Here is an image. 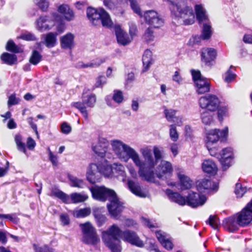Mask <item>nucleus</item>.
Wrapping results in <instances>:
<instances>
[{
    "label": "nucleus",
    "instance_id": "4",
    "mask_svg": "<svg viewBox=\"0 0 252 252\" xmlns=\"http://www.w3.org/2000/svg\"><path fill=\"white\" fill-rule=\"evenodd\" d=\"M113 167L107 163H92L90 165L87 173V179L92 184L98 182L100 175L103 174L106 177H110L112 175Z\"/></svg>",
    "mask_w": 252,
    "mask_h": 252
},
{
    "label": "nucleus",
    "instance_id": "35",
    "mask_svg": "<svg viewBox=\"0 0 252 252\" xmlns=\"http://www.w3.org/2000/svg\"><path fill=\"white\" fill-rule=\"evenodd\" d=\"M152 53L149 50H146L143 56V71H147L151 64Z\"/></svg>",
    "mask_w": 252,
    "mask_h": 252
},
{
    "label": "nucleus",
    "instance_id": "21",
    "mask_svg": "<svg viewBox=\"0 0 252 252\" xmlns=\"http://www.w3.org/2000/svg\"><path fill=\"white\" fill-rule=\"evenodd\" d=\"M58 12L67 21H71L75 19V14L72 9L67 4H62L58 7Z\"/></svg>",
    "mask_w": 252,
    "mask_h": 252
},
{
    "label": "nucleus",
    "instance_id": "57",
    "mask_svg": "<svg viewBox=\"0 0 252 252\" xmlns=\"http://www.w3.org/2000/svg\"><path fill=\"white\" fill-rule=\"evenodd\" d=\"M71 127L66 122L63 123L61 125V132L65 134H68L71 131Z\"/></svg>",
    "mask_w": 252,
    "mask_h": 252
},
{
    "label": "nucleus",
    "instance_id": "41",
    "mask_svg": "<svg viewBox=\"0 0 252 252\" xmlns=\"http://www.w3.org/2000/svg\"><path fill=\"white\" fill-rule=\"evenodd\" d=\"M176 111L173 109H165L164 111L165 117L168 122H176L177 117L175 116Z\"/></svg>",
    "mask_w": 252,
    "mask_h": 252
},
{
    "label": "nucleus",
    "instance_id": "33",
    "mask_svg": "<svg viewBox=\"0 0 252 252\" xmlns=\"http://www.w3.org/2000/svg\"><path fill=\"white\" fill-rule=\"evenodd\" d=\"M114 165L115 167H113L112 174L117 177L121 176L122 177L121 179L124 181L126 175L124 166L121 164L117 163L114 164Z\"/></svg>",
    "mask_w": 252,
    "mask_h": 252
},
{
    "label": "nucleus",
    "instance_id": "29",
    "mask_svg": "<svg viewBox=\"0 0 252 252\" xmlns=\"http://www.w3.org/2000/svg\"><path fill=\"white\" fill-rule=\"evenodd\" d=\"M203 170L207 173L214 175L217 173V167L216 164L211 160H205L202 164Z\"/></svg>",
    "mask_w": 252,
    "mask_h": 252
},
{
    "label": "nucleus",
    "instance_id": "46",
    "mask_svg": "<svg viewBox=\"0 0 252 252\" xmlns=\"http://www.w3.org/2000/svg\"><path fill=\"white\" fill-rule=\"evenodd\" d=\"M42 56L37 51L34 50L32 52V55L30 58V62L31 63L34 65H36L41 61Z\"/></svg>",
    "mask_w": 252,
    "mask_h": 252
},
{
    "label": "nucleus",
    "instance_id": "39",
    "mask_svg": "<svg viewBox=\"0 0 252 252\" xmlns=\"http://www.w3.org/2000/svg\"><path fill=\"white\" fill-rule=\"evenodd\" d=\"M47 21V16H41L37 20V26L38 29L40 31H44L49 29L48 25L45 24Z\"/></svg>",
    "mask_w": 252,
    "mask_h": 252
},
{
    "label": "nucleus",
    "instance_id": "20",
    "mask_svg": "<svg viewBox=\"0 0 252 252\" xmlns=\"http://www.w3.org/2000/svg\"><path fill=\"white\" fill-rule=\"evenodd\" d=\"M115 34L119 44L126 46L131 41L132 38H130L127 33L122 30L119 26L115 27Z\"/></svg>",
    "mask_w": 252,
    "mask_h": 252
},
{
    "label": "nucleus",
    "instance_id": "7",
    "mask_svg": "<svg viewBox=\"0 0 252 252\" xmlns=\"http://www.w3.org/2000/svg\"><path fill=\"white\" fill-rule=\"evenodd\" d=\"M93 197L97 200L105 201L112 197L116 192L112 189L105 188L104 186L94 187L90 189Z\"/></svg>",
    "mask_w": 252,
    "mask_h": 252
},
{
    "label": "nucleus",
    "instance_id": "25",
    "mask_svg": "<svg viewBox=\"0 0 252 252\" xmlns=\"http://www.w3.org/2000/svg\"><path fill=\"white\" fill-rule=\"evenodd\" d=\"M166 193L170 200L180 205L184 206L187 204V198L181 195L180 193L173 192L170 189H166Z\"/></svg>",
    "mask_w": 252,
    "mask_h": 252
},
{
    "label": "nucleus",
    "instance_id": "38",
    "mask_svg": "<svg viewBox=\"0 0 252 252\" xmlns=\"http://www.w3.org/2000/svg\"><path fill=\"white\" fill-rule=\"evenodd\" d=\"M211 111L204 110L201 113V118L202 123L206 125H209L213 121V117Z\"/></svg>",
    "mask_w": 252,
    "mask_h": 252
},
{
    "label": "nucleus",
    "instance_id": "26",
    "mask_svg": "<svg viewBox=\"0 0 252 252\" xmlns=\"http://www.w3.org/2000/svg\"><path fill=\"white\" fill-rule=\"evenodd\" d=\"M166 193L170 200L180 205L184 206L187 204V198L181 195L180 193L173 192L170 189H166Z\"/></svg>",
    "mask_w": 252,
    "mask_h": 252
},
{
    "label": "nucleus",
    "instance_id": "12",
    "mask_svg": "<svg viewBox=\"0 0 252 252\" xmlns=\"http://www.w3.org/2000/svg\"><path fill=\"white\" fill-rule=\"evenodd\" d=\"M109 201L110 203L107 205L109 213L112 218H116L123 211L124 206L119 201L116 194L110 198Z\"/></svg>",
    "mask_w": 252,
    "mask_h": 252
},
{
    "label": "nucleus",
    "instance_id": "16",
    "mask_svg": "<svg viewBox=\"0 0 252 252\" xmlns=\"http://www.w3.org/2000/svg\"><path fill=\"white\" fill-rule=\"evenodd\" d=\"M217 158L221 163L223 170L228 169L231 165L232 159L231 149L230 148L223 149L219 154H218Z\"/></svg>",
    "mask_w": 252,
    "mask_h": 252
},
{
    "label": "nucleus",
    "instance_id": "27",
    "mask_svg": "<svg viewBox=\"0 0 252 252\" xmlns=\"http://www.w3.org/2000/svg\"><path fill=\"white\" fill-rule=\"evenodd\" d=\"M157 239L161 244L167 250H171L173 248V244L167 237V235L163 232L158 231L156 232Z\"/></svg>",
    "mask_w": 252,
    "mask_h": 252
},
{
    "label": "nucleus",
    "instance_id": "34",
    "mask_svg": "<svg viewBox=\"0 0 252 252\" xmlns=\"http://www.w3.org/2000/svg\"><path fill=\"white\" fill-rule=\"evenodd\" d=\"M1 60L5 64L11 65L17 62V57L14 54L8 53H3L0 56Z\"/></svg>",
    "mask_w": 252,
    "mask_h": 252
},
{
    "label": "nucleus",
    "instance_id": "50",
    "mask_svg": "<svg viewBox=\"0 0 252 252\" xmlns=\"http://www.w3.org/2000/svg\"><path fill=\"white\" fill-rule=\"evenodd\" d=\"M113 99L117 103L120 104L122 103L124 100L123 92L120 90H114Z\"/></svg>",
    "mask_w": 252,
    "mask_h": 252
},
{
    "label": "nucleus",
    "instance_id": "53",
    "mask_svg": "<svg viewBox=\"0 0 252 252\" xmlns=\"http://www.w3.org/2000/svg\"><path fill=\"white\" fill-rule=\"evenodd\" d=\"M33 248L35 252H54V250L47 245L38 246L34 244Z\"/></svg>",
    "mask_w": 252,
    "mask_h": 252
},
{
    "label": "nucleus",
    "instance_id": "58",
    "mask_svg": "<svg viewBox=\"0 0 252 252\" xmlns=\"http://www.w3.org/2000/svg\"><path fill=\"white\" fill-rule=\"evenodd\" d=\"M20 99L16 97L15 94H12L9 96L7 104L9 106L17 104L20 102Z\"/></svg>",
    "mask_w": 252,
    "mask_h": 252
},
{
    "label": "nucleus",
    "instance_id": "55",
    "mask_svg": "<svg viewBox=\"0 0 252 252\" xmlns=\"http://www.w3.org/2000/svg\"><path fill=\"white\" fill-rule=\"evenodd\" d=\"M170 137L173 141H176L178 139V134L174 125L170 126Z\"/></svg>",
    "mask_w": 252,
    "mask_h": 252
},
{
    "label": "nucleus",
    "instance_id": "45",
    "mask_svg": "<svg viewBox=\"0 0 252 252\" xmlns=\"http://www.w3.org/2000/svg\"><path fill=\"white\" fill-rule=\"evenodd\" d=\"M22 138L20 135H16L15 136V141L17 145L18 150L23 152L24 153H26V150L25 145L22 141Z\"/></svg>",
    "mask_w": 252,
    "mask_h": 252
},
{
    "label": "nucleus",
    "instance_id": "17",
    "mask_svg": "<svg viewBox=\"0 0 252 252\" xmlns=\"http://www.w3.org/2000/svg\"><path fill=\"white\" fill-rule=\"evenodd\" d=\"M197 190L200 192H210L212 191H216L218 185L207 179H203L196 182Z\"/></svg>",
    "mask_w": 252,
    "mask_h": 252
},
{
    "label": "nucleus",
    "instance_id": "60",
    "mask_svg": "<svg viewBox=\"0 0 252 252\" xmlns=\"http://www.w3.org/2000/svg\"><path fill=\"white\" fill-rule=\"evenodd\" d=\"M106 83V78L104 76H100L96 78L94 85L95 88L102 87Z\"/></svg>",
    "mask_w": 252,
    "mask_h": 252
},
{
    "label": "nucleus",
    "instance_id": "31",
    "mask_svg": "<svg viewBox=\"0 0 252 252\" xmlns=\"http://www.w3.org/2000/svg\"><path fill=\"white\" fill-rule=\"evenodd\" d=\"M74 36L68 33L61 38V46L64 49H71L73 46Z\"/></svg>",
    "mask_w": 252,
    "mask_h": 252
},
{
    "label": "nucleus",
    "instance_id": "40",
    "mask_svg": "<svg viewBox=\"0 0 252 252\" xmlns=\"http://www.w3.org/2000/svg\"><path fill=\"white\" fill-rule=\"evenodd\" d=\"M91 210L89 208L80 209L74 212V216L76 218H84L91 214Z\"/></svg>",
    "mask_w": 252,
    "mask_h": 252
},
{
    "label": "nucleus",
    "instance_id": "32",
    "mask_svg": "<svg viewBox=\"0 0 252 252\" xmlns=\"http://www.w3.org/2000/svg\"><path fill=\"white\" fill-rule=\"evenodd\" d=\"M203 24V28L201 32V37L203 40H207L209 39L212 34V31L211 26L208 22L202 23Z\"/></svg>",
    "mask_w": 252,
    "mask_h": 252
},
{
    "label": "nucleus",
    "instance_id": "54",
    "mask_svg": "<svg viewBox=\"0 0 252 252\" xmlns=\"http://www.w3.org/2000/svg\"><path fill=\"white\" fill-rule=\"evenodd\" d=\"M104 5L109 10L116 13L117 7L115 3L111 0H102Z\"/></svg>",
    "mask_w": 252,
    "mask_h": 252
},
{
    "label": "nucleus",
    "instance_id": "19",
    "mask_svg": "<svg viewBox=\"0 0 252 252\" xmlns=\"http://www.w3.org/2000/svg\"><path fill=\"white\" fill-rule=\"evenodd\" d=\"M177 176L179 180V186L182 190L189 189L192 187V181L187 176L183 170L177 172Z\"/></svg>",
    "mask_w": 252,
    "mask_h": 252
},
{
    "label": "nucleus",
    "instance_id": "48",
    "mask_svg": "<svg viewBox=\"0 0 252 252\" xmlns=\"http://www.w3.org/2000/svg\"><path fill=\"white\" fill-rule=\"evenodd\" d=\"M34 2L42 11H46L49 7L47 0H35Z\"/></svg>",
    "mask_w": 252,
    "mask_h": 252
},
{
    "label": "nucleus",
    "instance_id": "51",
    "mask_svg": "<svg viewBox=\"0 0 252 252\" xmlns=\"http://www.w3.org/2000/svg\"><path fill=\"white\" fill-rule=\"evenodd\" d=\"M143 39L147 42H149L154 40V32L152 29V27H149L146 29L143 35Z\"/></svg>",
    "mask_w": 252,
    "mask_h": 252
},
{
    "label": "nucleus",
    "instance_id": "11",
    "mask_svg": "<svg viewBox=\"0 0 252 252\" xmlns=\"http://www.w3.org/2000/svg\"><path fill=\"white\" fill-rule=\"evenodd\" d=\"M173 172L171 163L167 161L162 160L154 171L155 177L159 179L164 180L167 176H170Z\"/></svg>",
    "mask_w": 252,
    "mask_h": 252
},
{
    "label": "nucleus",
    "instance_id": "37",
    "mask_svg": "<svg viewBox=\"0 0 252 252\" xmlns=\"http://www.w3.org/2000/svg\"><path fill=\"white\" fill-rule=\"evenodd\" d=\"M88 196L86 194L79 193H72L70 194V199L73 203H77L83 202L86 200Z\"/></svg>",
    "mask_w": 252,
    "mask_h": 252
},
{
    "label": "nucleus",
    "instance_id": "14",
    "mask_svg": "<svg viewBox=\"0 0 252 252\" xmlns=\"http://www.w3.org/2000/svg\"><path fill=\"white\" fill-rule=\"evenodd\" d=\"M239 225L244 226L249 224L252 220V199L237 215Z\"/></svg>",
    "mask_w": 252,
    "mask_h": 252
},
{
    "label": "nucleus",
    "instance_id": "47",
    "mask_svg": "<svg viewBox=\"0 0 252 252\" xmlns=\"http://www.w3.org/2000/svg\"><path fill=\"white\" fill-rule=\"evenodd\" d=\"M94 214L98 226H100L104 223L107 219L105 216L99 213L97 210H94Z\"/></svg>",
    "mask_w": 252,
    "mask_h": 252
},
{
    "label": "nucleus",
    "instance_id": "36",
    "mask_svg": "<svg viewBox=\"0 0 252 252\" xmlns=\"http://www.w3.org/2000/svg\"><path fill=\"white\" fill-rule=\"evenodd\" d=\"M68 179L70 181V186L73 187L83 188L85 186L84 181L72 175L68 176Z\"/></svg>",
    "mask_w": 252,
    "mask_h": 252
},
{
    "label": "nucleus",
    "instance_id": "1",
    "mask_svg": "<svg viewBox=\"0 0 252 252\" xmlns=\"http://www.w3.org/2000/svg\"><path fill=\"white\" fill-rule=\"evenodd\" d=\"M110 145L115 155L121 161L126 162L130 158L132 159L135 165L138 167V173L142 179L151 183L156 182L154 168L162 158V153L158 147L155 146L153 148L154 157L149 147L141 148L140 152L144 158V161H142L139 154L123 141L112 140Z\"/></svg>",
    "mask_w": 252,
    "mask_h": 252
},
{
    "label": "nucleus",
    "instance_id": "56",
    "mask_svg": "<svg viewBox=\"0 0 252 252\" xmlns=\"http://www.w3.org/2000/svg\"><path fill=\"white\" fill-rule=\"evenodd\" d=\"M105 62L104 59L97 58L91 61L90 63L91 68H96L99 66L102 63Z\"/></svg>",
    "mask_w": 252,
    "mask_h": 252
},
{
    "label": "nucleus",
    "instance_id": "8",
    "mask_svg": "<svg viewBox=\"0 0 252 252\" xmlns=\"http://www.w3.org/2000/svg\"><path fill=\"white\" fill-rule=\"evenodd\" d=\"M199 104L202 109L213 112L218 108L220 100L216 95L208 94L201 97L199 99Z\"/></svg>",
    "mask_w": 252,
    "mask_h": 252
},
{
    "label": "nucleus",
    "instance_id": "61",
    "mask_svg": "<svg viewBox=\"0 0 252 252\" xmlns=\"http://www.w3.org/2000/svg\"><path fill=\"white\" fill-rule=\"evenodd\" d=\"M227 112L228 109L226 107H221L220 108L218 111V115L220 121H222L223 116H225Z\"/></svg>",
    "mask_w": 252,
    "mask_h": 252
},
{
    "label": "nucleus",
    "instance_id": "10",
    "mask_svg": "<svg viewBox=\"0 0 252 252\" xmlns=\"http://www.w3.org/2000/svg\"><path fill=\"white\" fill-rule=\"evenodd\" d=\"M93 151L99 157H105L108 159L113 158V155L108 150V142L106 139L101 138L98 143L92 146Z\"/></svg>",
    "mask_w": 252,
    "mask_h": 252
},
{
    "label": "nucleus",
    "instance_id": "9",
    "mask_svg": "<svg viewBox=\"0 0 252 252\" xmlns=\"http://www.w3.org/2000/svg\"><path fill=\"white\" fill-rule=\"evenodd\" d=\"M143 17L146 23L149 25L151 27L159 28L163 25V19L157 11L154 10L145 11Z\"/></svg>",
    "mask_w": 252,
    "mask_h": 252
},
{
    "label": "nucleus",
    "instance_id": "63",
    "mask_svg": "<svg viewBox=\"0 0 252 252\" xmlns=\"http://www.w3.org/2000/svg\"><path fill=\"white\" fill-rule=\"evenodd\" d=\"M60 219L63 225H67L69 224L70 220L67 214H62L60 216Z\"/></svg>",
    "mask_w": 252,
    "mask_h": 252
},
{
    "label": "nucleus",
    "instance_id": "15",
    "mask_svg": "<svg viewBox=\"0 0 252 252\" xmlns=\"http://www.w3.org/2000/svg\"><path fill=\"white\" fill-rule=\"evenodd\" d=\"M206 201V197L203 195L190 191L187 196V204L193 208L203 205Z\"/></svg>",
    "mask_w": 252,
    "mask_h": 252
},
{
    "label": "nucleus",
    "instance_id": "42",
    "mask_svg": "<svg viewBox=\"0 0 252 252\" xmlns=\"http://www.w3.org/2000/svg\"><path fill=\"white\" fill-rule=\"evenodd\" d=\"M206 223H209L213 229H217L218 228L220 221L217 216L210 215Z\"/></svg>",
    "mask_w": 252,
    "mask_h": 252
},
{
    "label": "nucleus",
    "instance_id": "24",
    "mask_svg": "<svg viewBox=\"0 0 252 252\" xmlns=\"http://www.w3.org/2000/svg\"><path fill=\"white\" fill-rule=\"evenodd\" d=\"M217 56L215 49L211 48H203L201 52L202 60L206 64L213 61Z\"/></svg>",
    "mask_w": 252,
    "mask_h": 252
},
{
    "label": "nucleus",
    "instance_id": "59",
    "mask_svg": "<svg viewBox=\"0 0 252 252\" xmlns=\"http://www.w3.org/2000/svg\"><path fill=\"white\" fill-rule=\"evenodd\" d=\"M2 218L7 219L10 221L14 223H18L19 221V219L17 217L15 214L4 215L2 214Z\"/></svg>",
    "mask_w": 252,
    "mask_h": 252
},
{
    "label": "nucleus",
    "instance_id": "52",
    "mask_svg": "<svg viewBox=\"0 0 252 252\" xmlns=\"http://www.w3.org/2000/svg\"><path fill=\"white\" fill-rule=\"evenodd\" d=\"M246 188L243 187L240 183H237L235 186V193L238 197H241L246 192Z\"/></svg>",
    "mask_w": 252,
    "mask_h": 252
},
{
    "label": "nucleus",
    "instance_id": "3",
    "mask_svg": "<svg viewBox=\"0 0 252 252\" xmlns=\"http://www.w3.org/2000/svg\"><path fill=\"white\" fill-rule=\"evenodd\" d=\"M87 16L93 25L96 26L101 23L103 27L107 28H110L113 25L109 14L103 8L95 9L88 7Z\"/></svg>",
    "mask_w": 252,
    "mask_h": 252
},
{
    "label": "nucleus",
    "instance_id": "5",
    "mask_svg": "<svg viewBox=\"0 0 252 252\" xmlns=\"http://www.w3.org/2000/svg\"><path fill=\"white\" fill-rule=\"evenodd\" d=\"M80 227L83 233L82 242L87 245H94L99 242L95 229L89 222L81 223Z\"/></svg>",
    "mask_w": 252,
    "mask_h": 252
},
{
    "label": "nucleus",
    "instance_id": "49",
    "mask_svg": "<svg viewBox=\"0 0 252 252\" xmlns=\"http://www.w3.org/2000/svg\"><path fill=\"white\" fill-rule=\"evenodd\" d=\"M130 4V7L133 11L139 15L140 17H142V12L140 8L137 3V0H128Z\"/></svg>",
    "mask_w": 252,
    "mask_h": 252
},
{
    "label": "nucleus",
    "instance_id": "43",
    "mask_svg": "<svg viewBox=\"0 0 252 252\" xmlns=\"http://www.w3.org/2000/svg\"><path fill=\"white\" fill-rule=\"evenodd\" d=\"M53 193L57 197L62 200L64 203H69L70 202L69 196L62 191L58 190L54 191Z\"/></svg>",
    "mask_w": 252,
    "mask_h": 252
},
{
    "label": "nucleus",
    "instance_id": "30",
    "mask_svg": "<svg viewBox=\"0 0 252 252\" xmlns=\"http://www.w3.org/2000/svg\"><path fill=\"white\" fill-rule=\"evenodd\" d=\"M195 11L196 18L199 23L208 21V16L206 14L205 9L201 4L195 5Z\"/></svg>",
    "mask_w": 252,
    "mask_h": 252
},
{
    "label": "nucleus",
    "instance_id": "18",
    "mask_svg": "<svg viewBox=\"0 0 252 252\" xmlns=\"http://www.w3.org/2000/svg\"><path fill=\"white\" fill-rule=\"evenodd\" d=\"M57 32H49L46 34H43L42 36L43 41L37 44L38 49L41 50L40 46L42 44H44L47 47L50 48L55 46L57 43Z\"/></svg>",
    "mask_w": 252,
    "mask_h": 252
},
{
    "label": "nucleus",
    "instance_id": "44",
    "mask_svg": "<svg viewBox=\"0 0 252 252\" xmlns=\"http://www.w3.org/2000/svg\"><path fill=\"white\" fill-rule=\"evenodd\" d=\"M6 49L10 52L18 53L22 51L20 48L18 47L12 40H9L6 46Z\"/></svg>",
    "mask_w": 252,
    "mask_h": 252
},
{
    "label": "nucleus",
    "instance_id": "28",
    "mask_svg": "<svg viewBox=\"0 0 252 252\" xmlns=\"http://www.w3.org/2000/svg\"><path fill=\"white\" fill-rule=\"evenodd\" d=\"M127 185L128 188L133 194L140 197H146V194L142 191L141 187L138 182L132 180H128Z\"/></svg>",
    "mask_w": 252,
    "mask_h": 252
},
{
    "label": "nucleus",
    "instance_id": "64",
    "mask_svg": "<svg viewBox=\"0 0 252 252\" xmlns=\"http://www.w3.org/2000/svg\"><path fill=\"white\" fill-rule=\"evenodd\" d=\"M236 75L232 73L229 70L225 73L224 81L226 83H230L235 78Z\"/></svg>",
    "mask_w": 252,
    "mask_h": 252
},
{
    "label": "nucleus",
    "instance_id": "62",
    "mask_svg": "<svg viewBox=\"0 0 252 252\" xmlns=\"http://www.w3.org/2000/svg\"><path fill=\"white\" fill-rule=\"evenodd\" d=\"M48 150L49 151V159L54 166L58 165V157L57 155H54L52 152L50 151V148H48Z\"/></svg>",
    "mask_w": 252,
    "mask_h": 252
},
{
    "label": "nucleus",
    "instance_id": "13",
    "mask_svg": "<svg viewBox=\"0 0 252 252\" xmlns=\"http://www.w3.org/2000/svg\"><path fill=\"white\" fill-rule=\"evenodd\" d=\"M228 133V128L226 127L221 131L218 129H212L207 133L206 146L210 147L216 143L221 137H225Z\"/></svg>",
    "mask_w": 252,
    "mask_h": 252
},
{
    "label": "nucleus",
    "instance_id": "22",
    "mask_svg": "<svg viewBox=\"0 0 252 252\" xmlns=\"http://www.w3.org/2000/svg\"><path fill=\"white\" fill-rule=\"evenodd\" d=\"M224 228L229 232H234L237 230L239 225L237 217L231 216L225 219L223 221Z\"/></svg>",
    "mask_w": 252,
    "mask_h": 252
},
{
    "label": "nucleus",
    "instance_id": "6",
    "mask_svg": "<svg viewBox=\"0 0 252 252\" xmlns=\"http://www.w3.org/2000/svg\"><path fill=\"white\" fill-rule=\"evenodd\" d=\"M96 98L94 94H90L85 95L83 94L82 102H75L71 103V106L77 109L82 114L85 120H88V113L86 108V105L90 108L94 106Z\"/></svg>",
    "mask_w": 252,
    "mask_h": 252
},
{
    "label": "nucleus",
    "instance_id": "2",
    "mask_svg": "<svg viewBox=\"0 0 252 252\" xmlns=\"http://www.w3.org/2000/svg\"><path fill=\"white\" fill-rule=\"evenodd\" d=\"M120 238L138 247L144 246L136 232L130 230L123 231L116 224H113L102 233L103 241L112 252H121Z\"/></svg>",
    "mask_w": 252,
    "mask_h": 252
},
{
    "label": "nucleus",
    "instance_id": "23",
    "mask_svg": "<svg viewBox=\"0 0 252 252\" xmlns=\"http://www.w3.org/2000/svg\"><path fill=\"white\" fill-rule=\"evenodd\" d=\"M195 85L196 92L200 94L208 93L210 90V83L206 78L197 80Z\"/></svg>",
    "mask_w": 252,
    "mask_h": 252
}]
</instances>
